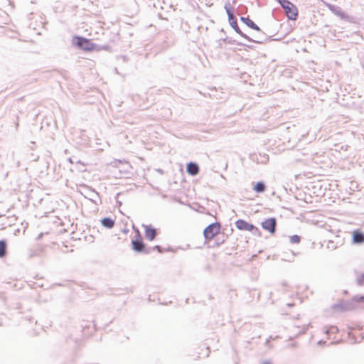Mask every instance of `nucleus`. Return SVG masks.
<instances>
[{
	"label": "nucleus",
	"mask_w": 364,
	"mask_h": 364,
	"mask_svg": "<svg viewBox=\"0 0 364 364\" xmlns=\"http://www.w3.org/2000/svg\"><path fill=\"white\" fill-rule=\"evenodd\" d=\"M263 159L261 161V163H266L268 161V157L266 156H263Z\"/></svg>",
	"instance_id": "nucleus-20"
},
{
	"label": "nucleus",
	"mask_w": 364,
	"mask_h": 364,
	"mask_svg": "<svg viewBox=\"0 0 364 364\" xmlns=\"http://www.w3.org/2000/svg\"><path fill=\"white\" fill-rule=\"evenodd\" d=\"M240 20L245 23L248 27L255 30L259 31V28L249 18L241 17Z\"/></svg>",
	"instance_id": "nucleus-10"
},
{
	"label": "nucleus",
	"mask_w": 364,
	"mask_h": 364,
	"mask_svg": "<svg viewBox=\"0 0 364 364\" xmlns=\"http://www.w3.org/2000/svg\"><path fill=\"white\" fill-rule=\"evenodd\" d=\"M290 242L291 243H299L300 237L298 235H293L290 237Z\"/></svg>",
	"instance_id": "nucleus-16"
},
{
	"label": "nucleus",
	"mask_w": 364,
	"mask_h": 364,
	"mask_svg": "<svg viewBox=\"0 0 364 364\" xmlns=\"http://www.w3.org/2000/svg\"><path fill=\"white\" fill-rule=\"evenodd\" d=\"M364 282V273L357 278V282L358 284L362 285Z\"/></svg>",
	"instance_id": "nucleus-17"
},
{
	"label": "nucleus",
	"mask_w": 364,
	"mask_h": 364,
	"mask_svg": "<svg viewBox=\"0 0 364 364\" xmlns=\"http://www.w3.org/2000/svg\"><path fill=\"white\" fill-rule=\"evenodd\" d=\"M6 245L5 241H0V257H3L6 255Z\"/></svg>",
	"instance_id": "nucleus-15"
},
{
	"label": "nucleus",
	"mask_w": 364,
	"mask_h": 364,
	"mask_svg": "<svg viewBox=\"0 0 364 364\" xmlns=\"http://www.w3.org/2000/svg\"><path fill=\"white\" fill-rule=\"evenodd\" d=\"M353 241L354 243L361 244L364 242V234L361 232H354L353 235Z\"/></svg>",
	"instance_id": "nucleus-11"
},
{
	"label": "nucleus",
	"mask_w": 364,
	"mask_h": 364,
	"mask_svg": "<svg viewBox=\"0 0 364 364\" xmlns=\"http://www.w3.org/2000/svg\"><path fill=\"white\" fill-rule=\"evenodd\" d=\"M145 229V235L147 239L149 240H153L156 236V230L154 228H151L149 225H144Z\"/></svg>",
	"instance_id": "nucleus-9"
},
{
	"label": "nucleus",
	"mask_w": 364,
	"mask_h": 364,
	"mask_svg": "<svg viewBox=\"0 0 364 364\" xmlns=\"http://www.w3.org/2000/svg\"><path fill=\"white\" fill-rule=\"evenodd\" d=\"M235 224L236 227L239 230L252 231L255 229V226L253 225L250 224L242 220H238Z\"/></svg>",
	"instance_id": "nucleus-7"
},
{
	"label": "nucleus",
	"mask_w": 364,
	"mask_h": 364,
	"mask_svg": "<svg viewBox=\"0 0 364 364\" xmlns=\"http://www.w3.org/2000/svg\"><path fill=\"white\" fill-rule=\"evenodd\" d=\"M330 331L331 332H335L337 331V328L336 327H331L329 330L326 331V333H328Z\"/></svg>",
	"instance_id": "nucleus-19"
},
{
	"label": "nucleus",
	"mask_w": 364,
	"mask_h": 364,
	"mask_svg": "<svg viewBox=\"0 0 364 364\" xmlns=\"http://www.w3.org/2000/svg\"><path fill=\"white\" fill-rule=\"evenodd\" d=\"M133 249L137 252H141L144 247V245L141 241L134 240L132 242Z\"/></svg>",
	"instance_id": "nucleus-12"
},
{
	"label": "nucleus",
	"mask_w": 364,
	"mask_h": 364,
	"mask_svg": "<svg viewBox=\"0 0 364 364\" xmlns=\"http://www.w3.org/2000/svg\"><path fill=\"white\" fill-rule=\"evenodd\" d=\"M263 364H270L269 362H264Z\"/></svg>",
	"instance_id": "nucleus-21"
},
{
	"label": "nucleus",
	"mask_w": 364,
	"mask_h": 364,
	"mask_svg": "<svg viewBox=\"0 0 364 364\" xmlns=\"http://www.w3.org/2000/svg\"><path fill=\"white\" fill-rule=\"evenodd\" d=\"M355 300L357 301H364V296H356Z\"/></svg>",
	"instance_id": "nucleus-18"
},
{
	"label": "nucleus",
	"mask_w": 364,
	"mask_h": 364,
	"mask_svg": "<svg viewBox=\"0 0 364 364\" xmlns=\"http://www.w3.org/2000/svg\"><path fill=\"white\" fill-rule=\"evenodd\" d=\"M73 42L84 50H91L93 48V43L90 41L82 37H75Z\"/></svg>",
	"instance_id": "nucleus-4"
},
{
	"label": "nucleus",
	"mask_w": 364,
	"mask_h": 364,
	"mask_svg": "<svg viewBox=\"0 0 364 364\" xmlns=\"http://www.w3.org/2000/svg\"><path fill=\"white\" fill-rule=\"evenodd\" d=\"M220 225L218 223H211L203 230V235L205 239L211 240L220 232Z\"/></svg>",
	"instance_id": "nucleus-3"
},
{
	"label": "nucleus",
	"mask_w": 364,
	"mask_h": 364,
	"mask_svg": "<svg viewBox=\"0 0 364 364\" xmlns=\"http://www.w3.org/2000/svg\"><path fill=\"white\" fill-rule=\"evenodd\" d=\"M199 167L196 163L190 162L187 164V172L191 176H196L198 173Z\"/></svg>",
	"instance_id": "nucleus-8"
},
{
	"label": "nucleus",
	"mask_w": 364,
	"mask_h": 364,
	"mask_svg": "<svg viewBox=\"0 0 364 364\" xmlns=\"http://www.w3.org/2000/svg\"><path fill=\"white\" fill-rule=\"evenodd\" d=\"M254 190L257 193H262L265 190V185L262 182H258L254 187Z\"/></svg>",
	"instance_id": "nucleus-14"
},
{
	"label": "nucleus",
	"mask_w": 364,
	"mask_h": 364,
	"mask_svg": "<svg viewBox=\"0 0 364 364\" xmlns=\"http://www.w3.org/2000/svg\"><path fill=\"white\" fill-rule=\"evenodd\" d=\"M225 11H226V13L228 16V21H229V23L230 24V26H232V28L238 33L240 34L241 36L244 37L245 38L249 40V41H251L247 36H246L245 34H244L241 31L240 29L239 28L238 26H237V20L236 18H235L232 12L231 11V9H230V4H225Z\"/></svg>",
	"instance_id": "nucleus-2"
},
{
	"label": "nucleus",
	"mask_w": 364,
	"mask_h": 364,
	"mask_svg": "<svg viewBox=\"0 0 364 364\" xmlns=\"http://www.w3.org/2000/svg\"><path fill=\"white\" fill-rule=\"evenodd\" d=\"M285 10L287 17L291 20H295L298 16V11L295 5L288 0H277Z\"/></svg>",
	"instance_id": "nucleus-1"
},
{
	"label": "nucleus",
	"mask_w": 364,
	"mask_h": 364,
	"mask_svg": "<svg viewBox=\"0 0 364 364\" xmlns=\"http://www.w3.org/2000/svg\"><path fill=\"white\" fill-rule=\"evenodd\" d=\"M326 6L331 12L338 16L341 19L346 21L349 20L348 15H347L340 7L330 4H326Z\"/></svg>",
	"instance_id": "nucleus-5"
},
{
	"label": "nucleus",
	"mask_w": 364,
	"mask_h": 364,
	"mask_svg": "<svg viewBox=\"0 0 364 364\" xmlns=\"http://www.w3.org/2000/svg\"><path fill=\"white\" fill-rule=\"evenodd\" d=\"M101 222H102V225L104 227L107 228H111L114 225V220L109 218H105L102 219Z\"/></svg>",
	"instance_id": "nucleus-13"
},
{
	"label": "nucleus",
	"mask_w": 364,
	"mask_h": 364,
	"mask_svg": "<svg viewBox=\"0 0 364 364\" xmlns=\"http://www.w3.org/2000/svg\"><path fill=\"white\" fill-rule=\"evenodd\" d=\"M262 227L271 233H274L276 228V220L273 218L267 219L262 223Z\"/></svg>",
	"instance_id": "nucleus-6"
}]
</instances>
